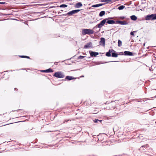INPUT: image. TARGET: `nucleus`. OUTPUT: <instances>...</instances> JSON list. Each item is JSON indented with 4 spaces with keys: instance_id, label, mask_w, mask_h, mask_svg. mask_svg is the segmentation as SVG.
I'll return each instance as SVG.
<instances>
[{
    "instance_id": "f257e3e1",
    "label": "nucleus",
    "mask_w": 156,
    "mask_h": 156,
    "mask_svg": "<svg viewBox=\"0 0 156 156\" xmlns=\"http://www.w3.org/2000/svg\"><path fill=\"white\" fill-rule=\"evenodd\" d=\"M94 31L90 29H83L82 31V34L83 35L86 34L90 35L94 33Z\"/></svg>"
},
{
    "instance_id": "f03ea898",
    "label": "nucleus",
    "mask_w": 156,
    "mask_h": 156,
    "mask_svg": "<svg viewBox=\"0 0 156 156\" xmlns=\"http://www.w3.org/2000/svg\"><path fill=\"white\" fill-rule=\"evenodd\" d=\"M145 19L147 20H156V14L148 15L145 17Z\"/></svg>"
},
{
    "instance_id": "7ed1b4c3",
    "label": "nucleus",
    "mask_w": 156,
    "mask_h": 156,
    "mask_svg": "<svg viewBox=\"0 0 156 156\" xmlns=\"http://www.w3.org/2000/svg\"><path fill=\"white\" fill-rule=\"evenodd\" d=\"M107 20V18L104 19L103 20L101 21L100 23L98 24L96 26H95L94 28H101L104 25L105 23H106V21Z\"/></svg>"
},
{
    "instance_id": "20e7f679",
    "label": "nucleus",
    "mask_w": 156,
    "mask_h": 156,
    "mask_svg": "<svg viewBox=\"0 0 156 156\" xmlns=\"http://www.w3.org/2000/svg\"><path fill=\"white\" fill-rule=\"evenodd\" d=\"M53 76L59 78H63L65 76L61 72H58L55 73Z\"/></svg>"
},
{
    "instance_id": "39448f33",
    "label": "nucleus",
    "mask_w": 156,
    "mask_h": 156,
    "mask_svg": "<svg viewBox=\"0 0 156 156\" xmlns=\"http://www.w3.org/2000/svg\"><path fill=\"white\" fill-rule=\"evenodd\" d=\"M100 41L99 42V44L103 46H105V39L103 37H101Z\"/></svg>"
},
{
    "instance_id": "423d86ee",
    "label": "nucleus",
    "mask_w": 156,
    "mask_h": 156,
    "mask_svg": "<svg viewBox=\"0 0 156 156\" xmlns=\"http://www.w3.org/2000/svg\"><path fill=\"white\" fill-rule=\"evenodd\" d=\"M81 10V9H76L71 11L69 12V15H72L78 12Z\"/></svg>"
},
{
    "instance_id": "0eeeda50",
    "label": "nucleus",
    "mask_w": 156,
    "mask_h": 156,
    "mask_svg": "<svg viewBox=\"0 0 156 156\" xmlns=\"http://www.w3.org/2000/svg\"><path fill=\"white\" fill-rule=\"evenodd\" d=\"M116 23H119L122 25H127L128 24V23L125 21H116Z\"/></svg>"
},
{
    "instance_id": "6e6552de",
    "label": "nucleus",
    "mask_w": 156,
    "mask_h": 156,
    "mask_svg": "<svg viewBox=\"0 0 156 156\" xmlns=\"http://www.w3.org/2000/svg\"><path fill=\"white\" fill-rule=\"evenodd\" d=\"M90 53L91 56L92 57H95L96 56L99 54L98 52L94 51H90Z\"/></svg>"
},
{
    "instance_id": "1a4fd4ad",
    "label": "nucleus",
    "mask_w": 156,
    "mask_h": 156,
    "mask_svg": "<svg viewBox=\"0 0 156 156\" xmlns=\"http://www.w3.org/2000/svg\"><path fill=\"white\" fill-rule=\"evenodd\" d=\"M41 71L44 73H51L53 72V70L51 68H49L47 69L41 70Z\"/></svg>"
},
{
    "instance_id": "9d476101",
    "label": "nucleus",
    "mask_w": 156,
    "mask_h": 156,
    "mask_svg": "<svg viewBox=\"0 0 156 156\" xmlns=\"http://www.w3.org/2000/svg\"><path fill=\"white\" fill-rule=\"evenodd\" d=\"M106 23L109 24H112L115 23V21L113 20H109L108 19H107V20L106 22Z\"/></svg>"
},
{
    "instance_id": "9b49d317",
    "label": "nucleus",
    "mask_w": 156,
    "mask_h": 156,
    "mask_svg": "<svg viewBox=\"0 0 156 156\" xmlns=\"http://www.w3.org/2000/svg\"><path fill=\"white\" fill-rule=\"evenodd\" d=\"M92 44L91 42H90L87 43V44L84 46V48H89L91 47L92 46Z\"/></svg>"
},
{
    "instance_id": "f8f14e48",
    "label": "nucleus",
    "mask_w": 156,
    "mask_h": 156,
    "mask_svg": "<svg viewBox=\"0 0 156 156\" xmlns=\"http://www.w3.org/2000/svg\"><path fill=\"white\" fill-rule=\"evenodd\" d=\"M112 51H114V50L112 49H109L108 51L106 53V55L108 57L111 56V53L112 52Z\"/></svg>"
},
{
    "instance_id": "ddd939ff",
    "label": "nucleus",
    "mask_w": 156,
    "mask_h": 156,
    "mask_svg": "<svg viewBox=\"0 0 156 156\" xmlns=\"http://www.w3.org/2000/svg\"><path fill=\"white\" fill-rule=\"evenodd\" d=\"M124 54L125 55L132 56L133 54L132 52L129 51H126L124 52Z\"/></svg>"
},
{
    "instance_id": "4468645a",
    "label": "nucleus",
    "mask_w": 156,
    "mask_h": 156,
    "mask_svg": "<svg viewBox=\"0 0 156 156\" xmlns=\"http://www.w3.org/2000/svg\"><path fill=\"white\" fill-rule=\"evenodd\" d=\"M82 5H83L81 2H79L75 4V7L76 8H79L82 6Z\"/></svg>"
},
{
    "instance_id": "2eb2a0df",
    "label": "nucleus",
    "mask_w": 156,
    "mask_h": 156,
    "mask_svg": "<svg viewBox=\"0 0 156 156\" xmlns=\"http://www.w3.org/2000/svg\"><path fill=\"white\" fill-rule=\"evenodd\" d=\"M111 103H112L110 104L109 105L110 106L111 105H112V106L111 107H110V108L109 109H113L114 108H115V102L112 101Z\"/></svg>"
},
{
    "instance_id": "dca6fc26",
    "label": "nucleus",
    "mask_w": 156,
    "mask_h": 156,
    "mask_svg": "<svg viewBox=\"0 0 156 156\" xmlns=\"http://www.w3.org/2000/svg\"><path fill=\"white\" fill-rule=\"evenodd\" d=\"M118 55L115 53V51H112V56L113 57H118Z\"/></svg>"
},
{
    "instance_id": "f3484780",
    "label": "nucleus",
    "mask_w": 156,
    "mask_h": 156,
    "mask_svg": "<svg viewBox=\"0 0 156 156\" xmlns=\"http://www.w3.org/2000/svg\"><path fill=\"white\" fill-rule=\"evenodd\" d=\"M130 18L131 20L133 21H135L137 19V17L135 15H132L130 17Z\"/></svg>"
},
{
    "instance_id": "a211bd4d",
    "label": "nucleus",
    "mask_w": 156,
    "mask_h": 156,
    "mask_svg": "<svg viewBox=\"0 0 156 156\" xmlns=\"http://www.w3.org/2000/svg\"><path fill=\"white\" fill-rule=\"evenodd\" d=\"M101 1L102 2H105L106 3H108L112 1V0H101Z\"/></svg>"
},
{
    "instance_id": "6ab92c4d",
    "label": "nucleus",
    "mask_w": 156,
    "mask_h": 156,
    "mask_svg": "<svg viewBox=\"0 0 156 156\" xmlns=\"http://www.w3.org/2000/svg\"><path fill=\"white\" fill-rule=\"evenodd\" d=\"M105 13V12L104 11H101L99 14V16H100L101 17L104 16Z\"/></svg>"
},
{
    "instance_id": "aec40b11",
    "label": "nucleus",
    "mask_w": 156,
    "mask_h": 156,
    "mask_svg": "<svg viewBox=\"0 0 156 156\" xmlns=\"http://www.w3.org/2000/svg\"><path fill=\"white\" fill-rule=\"evenodd\" d=\"M122 41L121 40H119L118 41V46L119 47H120L122 46Z\"/></svg>"
},
{
    "instance_id": "412c9836",
    "label": "nucleus",
    "mask_w": 156,
    "mask_h": 156,
    "mask_svg": "<svg viewBox=\"0 0 156 156\" xmlns=\"http://www.w3.org/2000/svg\"><path fill=\"white\" fill-rule=\"evenodd\" d=\"M125 7V6L123 5H121L120 6H119L118 9L119 10H122Z\"/></svg>"
},
{
    "instance_id": "4be33fe9",
    "label": "nucleus",
    "mask_w": 156,
    "mask_h": 156,
    "mask_svg": "<svg viewBox=\"0 0 156 156\" xmlns=\"http://www.w3.org/2000/svg\"><path fill=\"white\" fill-rule=\"evenodd\" d=\"M67 7V5L65 4H62V5H61L59 6V7L60 8H65V7Z\"/></svg>"
},
{
    "instance_id": "5701e85b",
    "label": "nucleus",
    "mask_w": 156,
    "mask_h": 156,
    "mask_svg": "<svg viewBox=\"0 0 156 156\" xmlns=\"http://www.w3.org/2000/svg\"><path fill=\"white\" fill-rule=\"evenodd\" d=\"M76 78H74L71 76H69V80H71L74 79H76Z\"/></svg>"
},
{
    "instance_id": "b1692460",
    "label": "nucleus",
    "mask_w": 156,
    "mask_h": 156,
    "mask_svg": "<svg viewBox=\"0 0 156 156\" xmlns=\"http://www.w3.org/2000/svg\"><path fill=\"white\" fill-rule=\"evenodd\" d=\"M94 122L95 123L98 122H101L102 120H100L98 119H95L94 121Z\"/></svg>"
},
{
    "instance_id": "393cba45",
    "label": "nucleus",
    "mask_w": 156,
    "mask_h": 156,
    "mask_svg": "<svg viewBox=\"0 0 156 156\" xmlns=\"http://www.w3.org/2000/svg\"><path fill=\"white\" fill-rule=\"evenodd\" d=\"M93 7H99L98 4L93 5L92 6Z\"/></svg>"
},
{
    "instance_id": "a878e982",
    "label": "nucleus",
    "mask_w": 156,
    "mask_h": 156,
    "mask_svg": "<svg viewBox=\"0 0 156 156\" xmlns=\"http://www.w3.org/2000/svg\"><path fill=\"white\" fill-rule=\"evenodd\" d=\"M20 57L22 58H29L30 57L29 56H24V55H22L20 56Z\"/></svg>"
},
{
    "instance_id": "bb28decb",
    "label": "nucleus",
    "mask_w": 156,
    "mask_h": 156,
    "mask_svg": "<svg viewBox=\"0 0 156 156\" xmlns=\"http://www.w3.org/2000/svg\"><path fill=\"white\" fill-rule=\"evenodd\" d=\"M142 147H149V145L147 144H146L144 145Z\"/></svg>"
},
{
    "instance_id": "cd10ccee",
    "label": "nucleus",
    "mask_w": 156,
    "mask_h": 156,
    "mask_svg": "<svg viewBox=\"0 0 156 156\" xmlns=\"http://www.w3.org/2000/svg\"><path fill=\"white\" fill-rule=\"evenodd\" d=\"M84 57H85V56H83L80 55V56L78 57V58H79V59H81L84 58Z\"/></svg>"
},
{
    "instance_id": "c85d7f7f",
    "label": "nucleus",
    "mask_w": 156,
    "mask_h": 156,
    "mask_svg": "<svg viewBox=\"0 0 156 156\" xmlns=\"http://www.w3.org/2000/svg\"><path fill=\"white\" fill-rule=\"evenodd\" d=\"M135 31H131L130 33V34L132 35H133V36L134 35V32Z\"/></svg>"
},
{
    "instance_id": "c756f323",
    "label": "nucleus",
    "mask_w": 156,
    "mask_h": 156,
    "mask_svg": "<svg viewBox=\"0 0 156 156\" xmlns=\"http://www.w3.org/2000/svg\"><path fill=\"white\" fill-rule=\"evenodd\" d=\"M99 5V6H102L104 5H105V4H102V3H101V4H98Z\"/></svg>"
},
{
    "instance_id": "7c9ffc66",
    "label": "nucleus",
    "mask_w": 156,
    "mask_h": 156,
    "mask_svg": "<svg viewBox=\"0 0 156 156\" xmlns=\"http://www.w3.org/2000/svg\"><path fill=\"white\" fill-rule=\"evenodd\" d=\"M5 2H0V4H5Z\"/></svg>"
},
{
    "instance_id": "2f4dec72",
    "label": "nucleus",
    "mask_w": 156,
    "mask_h": 156,
    "mask_svg": "<svg viewBox=\"0 0 156 156\" xmlns=\"http://www.w3.org/2000/svg\"><path fill=\"white\" fill-rule=\"evenodd\" d=\"M66 79H67V80H68V76H66Z\"/></svg>"
},
{
    "instance_id": "473e14b6",
    "label": "nucleus",
    "mask_w": 156,
    "mask_h": 156,
    "mask_svg": "<svg viewBox=\"0 0 156 156\" xmlns=\"http://www.w3.org/2000/svg\"><path fill=\"white\" fill-rule=\"evenodd\" d=\"M122 19H124L125 17H124V16H123V17H122Z\"/></svg>"
},
{
    "instance_id": "72a5a7b5",
    "label": "nucleus",
    "mask_w": 156,
    "mask_h": 156,
    "mask_svg": "<svg viewBox=\"0 0 156 156\" xmlns=\"http://www.w3.org/2000/svg\"><path fill=\"white\" fill-rule=\"evenodd\" d=\"M84 77V76H81V77Z\"/></svg>"
},
{
    "instance_id": "f704fd0d",
    "label": "nucleus",
    "mask_w": 156,
    "mask_h": 156,
    "mask_svg": "<svg viewBox=\"0 0 156 156\" xmlns=\"http://www.w3.org/2000/svg\"><path fill=\"white\" fill-rule=\"evenodd\" d=\"M14 89H15V90H16V88H15Z\"/></svg>"
},
{
    "instance_id": "c9c22d12",
    "label": "nucleus",
    "mask_w": 156,
    "mask_h": 156,
    "mask_svg": "<svg viewBox=\"0 0 156 156\" xmlns=\"http://www.w3.org/2000/svg\"><path fill=\"white\" fill-rule=\"evenodd\" d=\"M67 14H68V13H67Z\"/></svg>"
},
{
    "instance_id": "e433bc0d",
    "label": "nucleus",
    "mask_w": 156,
    "mask_h": 156,
    "mask_svg": "<svg viewBox=\"0 0 156 156\" xmlns=\"http://www.w3.org/2000/svg\"><path fill=\"white\" fill-rule=\"evenodd\" d=\"M155 123H156V122H155Z\"/></svg>"
}]
</instances>
